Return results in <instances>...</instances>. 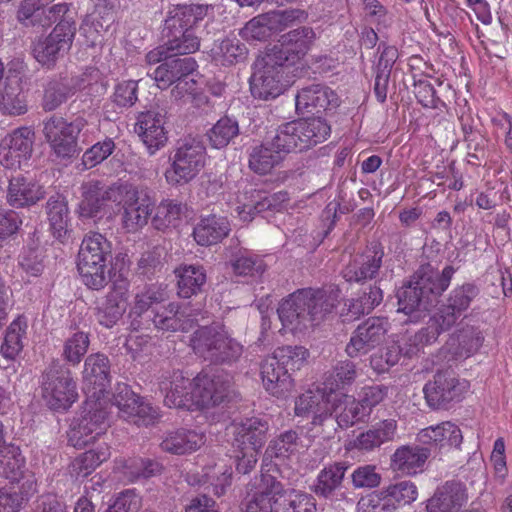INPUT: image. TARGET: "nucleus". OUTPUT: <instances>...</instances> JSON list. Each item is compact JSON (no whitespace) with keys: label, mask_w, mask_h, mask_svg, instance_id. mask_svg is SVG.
<instances>
[{"label":"nucleus","mask_w":512,"mask_h":512,"mask_svg":"<svg viewBox=\"0 0 512 512\" xmlns=\"http://www.w3.org/2000/svg\"><path fill=\"white\" fill-rule=\"evenodd\" d=\"M330 131V126L321 117L283 123L269 140L248 149V167L255 174L268 175L288 154L308 150L323 142Z\"/></svg>","instance_id":"f257e3e1"},{"label":"nucleus","mask_w":512,"mask_h":512,"mask_svg":"<svg viewBox=\"0 0 512 512\" xmlns=\"http://www.w3.org/2000/svg\"><path fill=\"white\" fill-rule=\"evenodd\" d=\"M456 268L447 265L440 272L431 263H424L397 292L398 312L407 315L429 311L448 289Z\"/></svg>","instance_id":"f03ea898"},{"label":"nucleus","mask_w":512,"mask_h":512,"mask_svg":"<svg viewBox=\"0 0 512 512\" xmlns=\"http://www.w3.org/2000/svg\"><path fill=\"white\" fill-rule=\"evenodd\" d=\"M337 291L325 289H299L280 303L277 312L283 326L303 330L321 323L336 308Z\"/></svg>","instance_id":"7ed1b4c3"},{"label":"nucleus","mask_w":512,"mask_h":512,"mask_svg":"<svg viewBox=\"0 0 512 512\" xmlns=\"http://www.w3.org/2000/svg\"><path fill=\"white\" fill-rule=\"evenodd\" d=\"M165 288L158 284L146 285L135 293L128 312L130 328L134 331L151 330L187 331L192 327V321L182 319L178 312L155 310L154 305L165 301Z\"/></svg>","instance_id":"20e7f679"},{"label":"nucleus","mask_w":512,"mask_h":512,"mask_svg":"<svg viewBox=\"0 0 512 512\" xmlns=\"http://www.w3.org/2000/svg\"><path fill=\"white\" fill-rule=\"evenodd\" d=\"M112 245L100 233L91 232L82 240L78 253L77 269L83 284L91 290H101L110 281L106 262L111 257Z\"/></svg>","instance_id":"39448f33"},{"label":"nucleus","mask_w":512,"mask_h":512,"mask_svg":"<svg viewBox=\"0 0 512 512\" xmlns=\"http://www.w3.org/2000/svg\"><path fill=\"white\" fill-rule=\"evenodd\" d=\"M191 345L196 354L215 364H232L243 353V346L219 323L199 327L193 333Z\"/></svg>","instance_id":"423d86ee"},{"label":"nucleus","mask_w":512,"mask_h":512,"mask_svg":"<svg viewBox=\"0 0 512 512\" xmlns=\"http://www.w3.org/2000/svg\"><path fill=\"white\" fill-rule=\"evenodd\" d=\"M40 387L47 405L55 411L68 410L78 398L72 372L59 359H53L43 370Z\"/></svg>","instance_id":"0eeeda50"},{"label":"nucleus","mask_w":512,"mask_h":512,"mask_svg":"<svg viewBox=\"0 0 512 512\" xmlns=\"http://www.w3.org/2000/svg\"><path fill=\"white\" fill-rule=\"evenodd\" d=\"M291 70L267 52L255 62L250 78V91L254 98L269 101L277 98L291 85Z\"/></svg>","instance_id":"6e6552de"},{"label":"nucleus","mask_w":512,"mask_h":512,"mask_svg":"<svg viewBox=\"0 0 512 512\" xmlns=\"http://www.w3.org/2000/svg\"><path fill=\"white\" fill-rule=\"evenodd\" d=\"M206 149L196 138L178 141L172 164L165 172L167 182L173 186L184 185L194 179L205 165Z\"/></svg>","instance_id":"1a4fd4ad"},{"label":"nucleus","mask_w":512,"mask_h":512,"mask_svg":"<svg viewBox=\"0 0 512 512\" xmlns=\"http://www.w3.org/2000/svg\"><path fill=\"white\" fill-rule=\"evenodd\" d=\"M87 125L86 119L81 116L68 122L63 117L53 115L44 120L43 134L57 157L71 158L78 151L77 138Z\"/></svg>","instance_id":"9d476101"},{"label":"nucleus","mask_w":512,"mask_h":512,"mask_svg":"<svg viewBox=\"0 0 512 512\" xmlns=\"http://www.w3.org/2000/svg\"><path fill=\"white\" fill-rule=\"evenodd\" d=\"M108 413L104 404L96 400L85 401L80 416L73 421L68 432L69 443L78 449L92 443L108 426Z\"/></svg>","instance_id":"9b49d317"},{"label":"nucleus","mask_w":512,"mask_h":512,"mask_svg":"<svg viewBox=\"0 0 512 512\" xmlns=\"http://www.w3.org/2000/svg\"><path fill=\"white\" fill-rule=\"evenodd\" d=\"M467 389L465 381L452 371H438L423 387L427 405L433 410H447L460 402Z\"/></svg>","instance_id":"f8f14e48"},{"label":"nucleus","mask_w":512,"mask_h":512,"mask_svg":"<svg viewBox=\"0 0 512 512\" xmlns=\"http://www.w3.org/2000/svg\"><path fill=\"white\" fill-rule=\"evenodd\" d=\"M119 200L122 204V224L128 232H136L148 222L153 201L146 190L130 183L119 184Z\"/></svg>","instance_id":"ddd939ff"},{"label":"nucleus","mask_w":512,"mask_h":512,"mask_svg":"<svg viewBox=\"0 0 512 512\" xmlns=\"http://www.w3.org/2000/svg\"><path fill=\"white\" fill-rule=\"evenodd\" d=\"M76 34V24L73 20H62L44 39L34 44L33 54L42 65L52 67L59 58L64 57L70 50Z\"/></svg>","instance_id":"4468645a"},{"label":"nucleus","mask_w":512,"mask_h":512,"mask_svg":"<svg viewBox=\"0 0 512 512\" xmlns=\"http://www.w3.org/2000/svg\"><path fill=\"white\" fill-rule=\"evenodd\" d=\"M480 287L474 282L456 285L433 316L442 330H450L480 295Z\"/></svg>","instance_id":"2eb2a0df"},{"label":"nucleus","mask_w":512,"mask_h":512,"mask_svg":"<svg viewBox=\"0 0 512 512\" xmlns=\"http://www.w3.org/2000/svg\"><path fill=\"white\" fill-rule=\"evenodd\" d=\"M112 405L118 409V415L137 426H148L159 417L156 408L143 402L127 384L118 383L112 398Z\"/></svg>","instance_id":"dca6fc26"},{"label":"nucleus","mask_w":512,"mask_h":512,"mask_svg":"<svg viewBox=\"0 0 512 512\" xmlns=\"http://www.w3.org/2000/svg\"><path fill=\"white\" fill-rule=\"evenodd\" d=\"M295 414L300 417L312 415L311 424L321 426L322 433L330 438L336 431L335 421L332 417V404L320 390H308L295 400Z\"/></svg>","instance_id":"f3484780"},{"label":"nucleus","mask_w":512,"mask_h":512,"mask_svg":"<svg viewBox=\"0 0 512 512\" xmlns=\"http://www.w3.org/2000/svg\"><path fill=\"white\" fill-rule=\"evenodd\" d=\"M389 329L390 323L386 317L366 319L353 331L346 345V353L351 358L367 354L384 342Z\"/></svg>","instance_id":"a211bd4d"},{"label":"nucleus","mask_w":512,"mask_h":512,"mask_svg":"<svg viewBox=\"0 0 512 512\" xmlns=\"http://www.w3.org/2000/svg\"><path fill=\"white\" fill-rule=\"evenodd\" d=\"M315 39V32L310 27H300L281 36L279 44L267 51L288 69L302 59Z\"/></svg>","instance_id":"6ab92c4d"},{"label":"nucleus","mask_w":512,"mask_h":512,"mask_svg":"<svg viewBox=\"0 0 512 512\" xmlns=\"http://www.w3.org/2000/svg\"><path fill=\"white\" fill-rule=\"evenodd\" d=\"M384 248L379 242H372L361 254H357L342 270L347 282L363 283L376 278L382 266Z\"/></svg>","instance_id":"aec40b11"},{"label":"nucleus","mask_w":512,"mask_h":512,"mask_svg":"<svg viewBox=\"0 0 512 512\" xmlns=\"http://www.w3.org/2000/svg\"><path fill=\"white\" fill-rule=\"evenodd\" d=\"M349 468L350 463L344 460L326 464L317 474L311 491L325 500H344L346 493L342 491V488Z\"/></svg>","instance_id":"412c9836"},{"label":"nucleus","mask_w":512,"mask_h":512,"mask_svg":"<svg viewBox=\"0 0 512 512\" xmlns=\"http://www.w3.org/2000/svg\"><path fill=\"white\" fill-rule=\"evenodd\" d=\"M119 199V184L87 182L82 186V199L78 205L79 216L81 218L98 217L108 202H117Z\"/></svg>","instance_id":"4be33fe9"},{"label":"nucleus","mask_w":512,"mask_h":512,"mask_svg":"<svg viewBox=\"0 0 512 512\" xmlns=\"http://www.w3.org/2000/svg\"><path fill=\"white\" fill-rule=\"evenodd\" d=\"M338 104L337 94L322 83L313 82L303 86L295 96L296 111L301 114H319Z\"/></svg>","instance_id":"5701e85b"},{"label":"nucleus","mask_w":512,"mask_h":512,"mask_svg":"<svg viewBox=\"0 0 512 512\" xmlns=\"http://www.w3.org/2000/svg\"><path fill=\"white\" fill-rule=\"evenodd\" d=\"M112 287L104 300L95 308L97 322L105 327H114L126 312L129 282L124 279H111Z\"/></svg>","instance_id":"b1692460"},{"label":"nucleus","mask_w":512,"mask_h":512,"mask_svg":"<svg viewBox=\"0 0 512 512\" xmlns=\"http://www.w3.org/2000/svg\"><path fill=\"white\" fill-rule=\"evenodd\" d=\"M232 393V379L227 374H206L195 379V397L203 407H214L230 401Z\"/></svg>","instance_id":"393cba45"},{"label":"nucleus","mask_w":512,"mask_h":512,"mask_svg":"<svg viewBox=\"0 0 512 512\" xmlns=\"http://www.w3.org/2000/svg\"><path fill=\"white\" fill-rule=\"evenodd\" d=\"M35 133L30 127H20L5 136L0 143L1 164L20 167L22 159L31 157Z\"/></svg>","instance_id":"a878e982"},{"label":"nucleus","mask_w":512,"mask_h":512,"mask_svg":"<svg viewBox=\"0 0 512 512\" xmlns=\"http://www.w3.org/2000/svg\"><path fill=\"white\" fill-rule=\"evenodd\" d=\"M165 112L149 110L139 114L135 131L146 146L150 155L155 154L167 143V131L164 128Z\"/></svg>","instance_id":"bb28decb"},{"label":"nucleus","mask_w":512,"mask_h":512,"mask_svg":"<svg viewBox=\"0 0 512 512\" xmlns=\"http://www.w3.org/2000/svg\"><path fill=\"white\" fill-rule=\"evenodd\" d=\"M468 501L467 488L456 480L446 481L426 502V512H460Z\"/></svg>","instance_id":"cd10ccee"},{"label":"nucleus","mask_w":512,"mask_h":512,"mask_svg":"<svg viewBox=\"0 0 512 512\" xmlns=\"http://www.w3.org/2000/svg\"><path fill=\"white\" fill-rule=\"evenodd\" d=\"M431 455V447L419 442L402 445L392 454L390 466L398 474L413 476L423 471L424 465Z\"/></svg>","instance_id":"c85d7f7f"},{"label":"nucleus","mask_w":512,"mask_h":512,"mask_svg":"<svg viewBox=\"0 0 512 512\" xmlns=\"http://www.w3.org/2000/svg\"><path fill=\"white\" fill-rule=\"evenodd\" d=\"M416 441L431 447L432 455H436L442 449L458 448L463 441V435L456 424L446 421L421 429L417 434Z\"/></svg>","instance_id":"c756f323"},{"label":"nucleus","mask_w":512,"mask_h":512,"mask_svg":"<svg viewBox=\"0 0 512 512\" xmlns=\"http://www.w3.org/2000/svg\"><path fill=\"white\" fill-rule=\"evenodd\" d=\"M215 18L214 6L210 4H179L169 11L167 22L176 24L178 27L192 29L194 32L204 22L206 30Z\"/></svg>","instance_id":"7c9ffc66"},{"label":"nucleus","mask_w":512,"mask_h":512,"mask_svg":"<svg viewBox=\"0 0 512 512\" xmlns=\"http://www.w3.org/2000/svg\"><path fill=\"white\" fill-rule=\"evenodd\" d=\"M159 389L164 396L165 405L169 408H187L195 396V384L180 371L163 377L159 382Z\"/></svg>","instance_id":"2f4dec72"},{"label":"nucleus","mask_w":512,"mask_h":512,"mask_svg":"<svg viewBox=\"0 0 512 512\" xmlns=\"http://www.w3.org/2000/svg\"><path fill=\"white\" fill-rule=\"evenodd\" d=\"M287 493L284 485L270 474H262L257 491L243 512H275L278 501Z\"/></svg>","instance_id":"473e14b6"},{"label":"nucleus","mask_w":512,"mask_h":512,"mask_svg":"<svg viewBox=\"0 0 512 512\" xmlns=\"http://www.w3.org/2000/svg\"><path fill=\"white\" fill-rule=\"evenodd\" d=\"M197 66L196 60L192 57L181 58L178 54H171L149 75L157 86L164 90L192 74Z\"/></svg>","instance_id":"72a5a7b5"},{"label":"nucleus","mask_w":512,"mask_h":512,"mask_svg":"<svg viewBox=\"0 0 512 512\" xmlns=\"http://www.w3.org/2000/svg\"><path fill=\"white\" fill-rule=\"evenodd\" d=\"M82 378L85 385L93 387V397L99 398L112 379L108 356L101 352L88 355L84 361Z\"/></svg>","instance_id":"f704fd0d"},{"label":"nucleus","mask_w":512,"mask_h":512,"mask_svg":"<svg viewBox=\"0 0 512 512\" xmlns=\"http://www.w3.org/2000/svg\"><path fill=\"white\" fill-rule=\"evenodd\" d=\"M84 87L83 76L54 78L45 87L42 108L54 111Z\"/></svg>","instance_id":"c9c22d12"},{"label":"nucleus","mask_w":512,"mask_h":512,"mask_svg":"<svg viewBox=\"0 0 512 512\" xmlns=\"http://www.w3.org/2000/svg\"><path fill=\"white\" fill-rule=\"evenodd\" d=\"M261 377L267 392L276 397H285L293 388V380L285 367L273 353L261 363Z\"/></svg>","instance_id":"e433bc0d"},{"label":"nucleus","mask_w":512,"mask_h":512,"mask_svg":"<svg viewBox=\"0 0 512 512\" xmlns=\"http://www.w3.org/2000/svg\"><path fill=\"white\" fill-rule=\"evenodd\" d=\"M230 230V223L226 217L210 214L199 219L192 235L198 245L208 247L221 242Z\"/></svg>","instance_id":"4c0bfd02"},{"label":"nucleus","mask_w":512,"mask_h":512,"mask_svg":"<svg viewBox=\"0 0 512 512\" xmlns=\"http://www.w3.org/2000/svg\"><path fill=\"white\" fill-rule=\"evenodd\" d=\"M205 443L203 433L191 429L180 428L167 432L160 443L162 451L185 455L198 450Z\"/></svg>","instance_id":"58836bf2"},{"label":"nucleus","mask_w":512,"mask_h":512,"mask_svg":"<svg viewBox=\"0 0 512 512\" xmlns=\"http://www.w3.org/2000/svg\"><path fill=\"white\" fill-rule=\"evenodd\" d=\"M163 37L172 54H192L200 48L201 35H197L192 29L182 26L178 27L176 24L166 20Z\"/></svg>","instance_id":"ea45409f"},{"label":"nucleus","mask_w":512,"mask_h":512,"mask_svg":"<svg viewBox=\"0 0 512 512\" xmlns=\"http://www.w3.org/2000/svg\"><path fill=\"white\" fill-rule=\"evenodd\" d=\"M177 277V294L180 298L197 296L204 291L207 274L200 264H182L174 271Z\"/></svg>","instance_id":"a19ab883"},{"label":"nucleus","mask_w":512,"mask_h":512,"mask_svg":"<svg viewBox=\"0 0 512 512\" xmlns=\"http://www.w3.org/2000/svg\"><path fill=\"white\" fill-rule=\"evenodd\" d=\"M42 187L22 175L13 176L9 180L7 191L8 203L16 208L31 206L44 198Z\"/></svg>","instance_id":"79ce46f5"},{"label":"nucleus","mask_w":512,"mask_h":512,"mask_svg":"<svg viewBox=\"0 0 512 512\" xmlns=\"http://www.w3.org/2000/svg\"><path fill=\"white\" fill-rule=\"evenodd\" d=\"M296 11H279L261 14L251 19L243 28V35L247 39L267 40L275 28V24H286L293 18Z\"/></svg>","instance_id":"37998d69"},{"label":"nucleus","mask_w":512,"mask_h":512,"mask_svg":"<svg viewBox=\"0 0 512 512\" xmlns=\"http://www.w3.org/2000/svg\"><path fill=\"white\" fill-rule=\"evenodd\" d=\"M269 422L259 417L242 421L236 427L235 441L244 449L260 450L267 440Z\"/></svg>","instance_id":"c03bdc74"},{"label":"nucleus","mask_w":512,"mask_h":512,"mask_svg":"<svg viewBox=\"0 0 512 512\" xmlns=\"http://www.w3.org/2000/svg\"><path fill=\"white\" fill-rule=\"evenodd\" d=\"M28 111L26 95L21 79L6 77L0 88V112L9 116H20Z\"/></svg>","instance_id":"a18cd8bd"},{"label":"nucleus","mask_w":512,"mask_h":512,"mask_svg":"<svg viewBox=\"0 0 512 512\" xmlns=\"http://www.w3.org/2000/svg\"><path fill=\"white\" fill-rule=\"evenodd\" d=\"M343 400H339V403L332 405V417L335 421V428L341 429L349 428L359 422L365 421L369 415L367 409L363 408V405L356 399L347 395L342 396Z\"/></svg>","instance_id":"49530a36"},{"label":"nucleus","mask_w":512,"mask_h":512,"mask_svg":"<svg viewBox=\"0 0 512 512\" xmlns=\"http://www.w3.org/2000/svg\"><path fill=\"white\" fill-rule=\"evenodd\" d=\"M240 135V126L236 117L224 115L207 130L206 137L214 149H224Z\"/></svg>","instance_id":"de8ad7c7"},{"label":"nucleus","mask_w":512,"mask_h":512,"mask_svg":"<svg viewBox=\"0 0 512 512\" xmlns=\"http://www.w3.org/2000/svg\"><path fill=\"white\" fill-rule=\"evenodd\" d=\"M46 213L50 229L57 239L63 241L68 232L69 210L65 197L55 194L46 203Z\"/></svg>","instance_id":"09e8293b"},{"label":"nucleus","mask_w":512,"mask_h":512,"mask_svg":"<svg viewBox=\"0 0 512 512\" xmlns=\"http://www.w3.org/2000/svg\"><path fill=\"white\" fill-rule=\"evenodd\" d=\"M110 448L99 445L96 449L88 450L76 457L70 465V474L76 478L90 475L102 462L110 457Z\"/></svg>","instance_id":"8fccbe9b"},{"label":"nucleus","mask_w":512,"mask_h":512,"mask_svg":"<svg viewBox=\"0 0 512 512\" xmlns=\"http://www.w3.org/2000/svg\"><path fill=\"white\" fill-rule=\"evenodd\" d=\"M357 378V369L350 360L338 361L324 377V389L329 392L345 389L352 385Z\"/></svg>","instance_id":"3c124183"},{"label":"nucleus","mask_w":512,"mask_h":512,"mask_svg":"<svg viewBox=\"0 0 512 512\" xmlns=\"http://www.w3.org/2000/svg\"><path fill=\"white\" fill-rule=\"evenodd\" d=\"M484 337L480 330L473 326H466L456 332L450 338V346H457L453 348V354L456 357L467 358L474 354L482 345Z\"/></svg>","instance_id":"603ef678"},{"label":"nucleus","mask_w":512,"mask_h":512,"mask_svg":"<svg viewBox=\"0 0 512 512\" xmlns=\"http://www.w3.org/2000/svg\"><path fill=\"white\" fill-rule=\"evenodd\" d=\"M186 205L173 199L160 202L156 208L152 224L157 230H166L178 226L182 215L186 212Z\"/></svg>","instance_id":"864d4df0"},{"label":"nucleus","mask_w":512,"mask_h":512,"mask_svg":"<svg viewBox=\"0 0 512 512\" xmlns=\"http://www.w3.org/2000/svg\"><path fill=\"white\" fill-rule=\"evenodd\" d=\"M0 453V474L11 483L19 482L25 470V458L20 448L11 445Z\"/></svg>","instance_id":"5fc2aeb1"},{"label":"nucleus","mask_w":512,"mask_h":512,"mask_svg":"<svg viewBox=\"0 0 512 512\" xmlns=\"http://www.w3.org/2000/svg\"><path fill=\"white\" fill-rule=\"evenodd\" d=\"M90 345V333L76 330L69 335L62 349V358L71 366H77L81 363L83 357L88 351Z\"/></svg>","instance_id":"6e6d98bb"},{"label":"nucleus","mask_w":512,"mask_h":512,"mask_svg":"<svg viewBox=\"0 0 512 512\" xmlns=\"http://www.w3.org/2000/svg\"><path fill=\"white\" fill-rule=\"evenodd\" d=\"M301 443L300 433L289 429L269 442L266 453L275 458H288L299 450Z\"/></svg>","instance_id":"4d7b16f0"},{"label":"nucleus","mask_w":512,"mask_h":512,"mask_svg":"<svg viewBox=\"0 0 512 512\" xmlns=\"http://www.w3.org/2000/svg\"><path fill=\"white\" fill-rule=\"evenodd\" d=\"M383 290L375 283L363 289L356 299L349 300L348 311L354 318L369 314L383 301Z\"/></svg>","instance_id":"13d9d810"},{"label":"nucleus","mask_w":512,"mask_h":512,"mask_svg":"<svg viewBox=\"0 0 512 512\" xmlns=\"http://www.w3.org/2000/svg\"><path fill=\"white\" fill-rule=\"evenodd\" d=\"M26 324L20 319L14 320L7 328L0 352L4 358L14 360L23 349L22 338L26 333Z\"/></svg>","instance_id":"bf43d9fd"},{"label":"nucleus","mask_w":512,"mask_h":512,"mask_svg":"<svg viewBox=\"0 0 512 512\" xmlns=\"http://www.w3.org/2000/svg\"><path fill=\"white\" fill-rule=\"evenodd\" d=\"M442 330L438 323L433 321V317L430 319V324L420 329L414 335L410 336L407 341V348H405L404 354L408 357H412L414 354L420 351L425 345L435 342L438 336L445 332Z\"/></svg>","instance_id":"052dcab7"},{"label":"nucleus","mask_w":512,"mask_h":512,"mask_svg":"<svg viewBox=\"0 0 512 512\" xmlns=\"http://www.w3.org/2000/svg\"><path fill=\"white\" fill-rule=\"evenodd\" d=\"M217 54L222 65H234L245 61L248 49L241 40L226 38L220 43Z\"/></svg>","instance_id":"680f3d73"},{"label":"nucleus","mask_w":512,"mask_h":512,"mask_svg":"<svg viewBox=\"0 0 512 512\" xmlns=\"http://www.w3.org/2000/svg\"><path fill=\"white\" fill-rule=\"evenodd\" d=\"M273 353L288 373L299 370L309 356L308 350L302 346L278 347Z\"/></svg>","instance_id":"e2e57ef3"},{"label":"nucleus","mask_w":512,"mask_h":512,"mask_svg":"<svg viewBox=\"0 0 512 512\" xmlns=\"http://www.w3.org/2000/svg\"><path fill=\"white\" fill-rule=\"evenodd\" d=\"M382 494L391 498L396 507L399 505L411 504L417 499L418 491L416 485L410 480H404L391 484L382 489Z\"/></svg>","instance_id":"0e129e2a"},{"label":"nucleus","mask_w":512,"mask_h":512,"mask_svg":"<svg viewBox=\"0 0 512 512\" xmlns=\"http://www.w3.org/2000/svg\"><path fill=\"white\" fill-rule=\"evenodd\" d=\"M350 478L354 489H374L382 481V476L377 471V467L372 464L356 467L350 474Z\"/></svg>","instance_id":"69168bd1"},{"label":"nucleus","mask_w":512,"mask_h":512,"mask_svg":"<svg viewBox=\"0 0 512 512\" xmlns=\"http://www.w3.org/2000/svg\"><path fill=\"white\" fill-rule=\"evenodd\" d=\"M233 272L238 276L257 278L266 270L264 260L257 255H239L232 262Z\"/></svg>","instance_id":"338daca9"},{"label":"nucleus","mask_w":512,"mask_h":512,"mask_svg":"<svg viewBox=\"0 0 512 512\" xmlns=\"http://www.w3.org/2000/svg\"><path fill=\"white\" fill-rule=\"evenodd\" d=\"M357 510L358 512H394L396 505L380 490L360 498Z\"/></svg>","instance_id":"774afa93"}]
</instances>
